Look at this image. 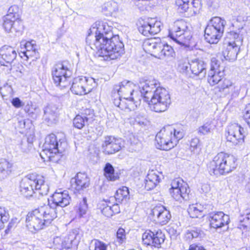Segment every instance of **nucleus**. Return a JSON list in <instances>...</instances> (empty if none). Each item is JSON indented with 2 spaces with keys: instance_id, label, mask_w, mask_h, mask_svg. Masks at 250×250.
<instances>
[{
  "instance_id": "61",
  "label": "nucleus",
  "mask_w": 250,
  "mask_h": 250,
  "mask_svg": "<svg viewBox=\"0 0 250 250\" xmlns=\"http://www.w3.org/2000/svg\"><path fill=\"white\" fill-rule=\"evenodd\" d=\"M189 247L192 250H206L202 246L195 244H192Z\"/></svg>"
},
{
  "instance_id": "33",
  "label": "nucleus",
  "mask_w": 250,
  "mask_h": 250,
  "mask_svg": "<svg viewBox=\"0 0 250 250\" xmlns=\"http://www.w3.org/2000/svg\"><path fill=\"white\" fill-rule=\"evenodd\" d=\"M118 10V4L114 1L105 2L102 7L103 13L106 16H112L113 14H116Z\"/></svg>"
},
{
  "instance_id": "19",
  "label": "nucleus",
  "mask_w": 250,
  "mask_h": 250,
  "mask_svg": "<svg viewBox=\"0 0 250 250\" xmlns=\"http://www.w3.org/2000/svg\"><path fill=\"white\" fill-rule=\"evenodd\" d=\"M53 203L50 204L48 200V204L50 207L53 208L57 214V207L63 208L68 206L70 202L71 197H70L68 192L67 190H63L59 189L57 190L51 196Z\"/></svg>"
},
{
  "instance_id": "56",
  "label": "nucleus",
  "mask_w": 250,
  "mask_h": 250,
  "mask_svg": "<svg viewBox=\"0 0 250 250\" xmlns=\"http://www.w3.org/2000/svg\"><path fill=\"white\" fill-rule=\"evenodd\" d=\"M243 117L245 121L250 128V104L246 106Z\"/></svg>"
},
{
  "instance_id": "16",
  "label": "nucleus",
  "mask_w": 250,
  "mask_h": 250,
  "mask_svg": "<svg viewBox=\"0 0 250 250\" xmlns=\"http://www.w3.org/2000/svg\"><path fill=\"white\" fill-rule=\"evenodd\" d=\"M165 239V234L160 230L155 232L150 230H146L142 235L143 243L151 247L159 248L164 242Z\"/></svg>"
},
{
  "instance_id": "23",
  "label": "nucleus",
  "mask_w": 250,
  "mask_h": 250,
  "mask_svg": "<svg viewBox=\"0 0 250 250\" xmlns=\"http://www.w3.org/2000/svg\"><path fill=\"white\" fill-rule=\"evenodd\" d=\"M150 215L157 223L161 225L167 224L171 219L169 210L163 206H157L151 210Z\"/></svg>"
},
{
  "instance_id": "1",
  "label": "nucleus",
  "mask_w": 250,
  "mask_h": 250,
  "mask_svg": "<svg viewBox=\"0 0 250 250\" xmlns=\"http://www.w3.org/2000/svg\"><path fill=\"white\" fill-rule=\"evenodd\" d=\"M86 42L93 50H97L104 60L116 59L124 52V45L118 35H113L112 27L106 22H96L89 29Z\"/></svg>"
},
{
  "instance_id": "40",
  "label": "nucleus",
  "mask_w": 250,
  "mask_h": 250,
  "mask_svg": "<svg viewBox=\"0 0 250 250\" xmlns=\"http://www.w3.org/2000/svg\"><path fill=\"white\" fill-rule=\"evenodd\" d=\"M90 117H88L85 115H77L73 119L74 126L78 128L82 129L87 124L88 120Z\"/></svg>"
},
{
  "instance_id": "64",
  "label": "nucleus",
  "mask_w": 250,
  "mask_h": 250,
  "mask_svg": "<svg viewBox=\"0 0 250 250\" xmlns=\"http://www.w3.org/2000/svg\"><path fill=\"white\" fill-rule=\"evenodd\" d=\"M188 63H185L183 64V71H188Z\"/></svg>"
},
{
  "instance_id": "50",
  "label": "nucleus",
  "mask_w": 250,
  "mask_h": 250,
  "mask_svg": "<svg viewBox=\"0 0 250 250\" xmlns=\"http://www.w3.org/2000/svg\"><path fill=\"white\" fill-rule=\"evenodd\" d=\"M19 8L17 5L11 6L8 9V14L6 16H11L14 20H20L19 15Z\"/></svg>"
},
{
  "instance_id": "57",
  "label": "nucleus",
  "mask_w": 250,
  "mask_h": 250,
  "mask_svg": "<svg viewBox=\"0 0 250 250\" xmlns=\"http://www.w3.org/2000/svg\"><path fill=\"white\" fill-rule=\"evenodd\" d=\"M11 104L15 107L17 108L23 106L24 103L22 102L20 98L16 97L13 98L11 101Z\"/></svg>"
},
{
  "instance_id": "22",
  "label": "nucleus",
  "mask_w": 250,
  "mask_h": 250,
  "mask_svg": "<svg viewBox=\"0 0 250 250\" xmlns=\"http://www.w3.org/2000/svg\"><path fill=\"white\" fill-rule=\"evenodd\" d=\"M11 16H5L3 18V27L7 32L14 33L15 36L21 34L23 25L21 20H14Z\"/></svg>"
},
{
  "instance_id": "47",
  "label": "nucleus",
  "mask_w": 250,
  "mask_h": 250,
  "mask_svg": "<svg viewBox=\"0 0 250 250\" xmlns=\"http://www.w3.org/2000/svg\"><path fill=\"white\" fill-rule=\"evenodd\" d=\"M9 219V214L7 210L4 207H0V229L3 224L7 222Z\"/></svg>"
},
{
  "instance_id": "24",
  "label": "nucleus",
  "mask_w": 250,
  "mask_h": 250,
  "mask_svg": "<svg viewBox=\"0 0 250 250\" xmlns=\"http://www.w3.org/2000/svg\"><path fill=\"white\" fill-rule=\"evenodd\" d=\"M17 56V51L14 47L4 45L0 49V64L6 66L11 65Z\"/></svg>"
},
{
  "instance_id": "21",
  "label": "nucleus",
  "mask_w": 250,
  "mask_h": 250,
  "mask_svg": "<svg viewBox=\"0 0 250 250\" xmlns=\"http://www.w3.org/2000/svg\"><path fill=\"white\" fill-rule=\"evenodd\" d=\"M82 236V233L79 229L72 230L62 242V250H75Z\"/></svg>"
},
{
  "instance_id": "46",
  "label": "nucleus",
  "mask_w": 250,
  "mask_h": 250,
  "mask_svg": "<svg viewBox=\"0 0 250 250\" xmlns=\"http://www.w3.org/2000/svg\"><path fill=\"white\" fill-rule=\"evenodd\" d=\"M156 39H150L145 41L144 42L143 46L144 49L149 52L151 55L153 53V50H154L158 42H156Z\"/></svg>"
},
{
  "instance_id": "35",
  "label": "nucleus",
  "mask_w": 250,
  "mask_h": 250,
  "mask_svg": "<svg viewBox=\"0 0 250 250\" xmlns=\"http://www.w3.org/2000/svg\"><path fill=\"white\" fill-rule=\"evenodd\" d=\"M129 192L128 188L123 187L119 188L115 195V199L117 203H126L129 198Z\"/></svg>"
},
{
  "instance_id": "60",
  "label": "nucleus",
  "mask_w": 250,
  "mask_h": 250,
  "mask_svg": "<svg viewBox=\"0 0 250 250\" xmlns=\"http://www.w3.org/2000/svg\"><path fill=\"white\" fill-rule=\"evenodd\" d=\"M17 219H12L10 222L9 223L8 225V226H7V229H6L5 231L7 232V231L8 230H10V229L13 228L15 225V224H16L17 223Z\"/></svg>"
},
{
  "instance_id": "27",
  "label": "nucleus",
  "mask_w": 250,
  "mask_h": 250,
  "mask_svg": "<svg viewBox=\"0 0 250 250\" xmlns=\"http://www.w3.org/2000/svg\"><path fill=\"white\" fill-rule=\"evenodd\" d=\"M161 176L162 174L157 170H149L145 179V188L150 190L156 188L161 180Z\"/></svg>"
},
{
  "instance_id": "6",
  "label": "nucleus",
  "mask_w": 250,
  "mask_h": 250,
  "mask_svg": "<svg viewBox=\"0 0 250 250\" xmlns=\"http://www.w3.org/2000/svg\"><path fill=\"white\" fill-rule=\"evenodd\" d=\"M168 37L178 44L189 46L192 37L189 24L183 20L175 21L169 29Z\"/></svg>"
},
{
  "instance_id": "3",
  "label": "nucleus",
  "mask_w": 250,
  "mask_h": 250,
  "mask_svg": "<svg viewBox=\"0 0 250 250\" xmlns=\"http://www.w3.org/2000/svg\"><path fill=\"white\" fill-rule=\"evenodd\" d=\"M57 217L53 208L49 205H44L27 214L26 227L33 232L38 231L48 226Z\"/></svg>"
},
{
  "instance_id": "48",
  "label": "nucleus",
  "mask_w": 250,
  "mask_h": 250,
  "mask_svg": "<svg viewBox=\"0 0 250 250\" xmlns=\"http://www.w3.org/2000/svg\"><path fill=\"white\" fill-rule=\"evenodd\" d=\"M189 0H176L175 4L181 13L185 12L189 8Z\"/></svg>"
},
{
  "instance_id": "39",
  "label": "nucleus",
  "mask_w": 250,
  "mask_h": 250,
  "mask_svg": "<svg viewBox=\"0 0 250 250\" xmlns=\"http://www.w3.org/2000/svg\"><path fill=\"white\" fill-rule=\"evenodd\" d=\"M113 97L115 98L113 99V103L114 105L119 108H120L122 109H123L124 108H131L132 106H131V104H132L131 103L126 104L125 103V101L122 100L121 98H123V97L121 96H118L117 95V93L116 92H113Z\"/></svg>"
},
{
  "instance_id": "2",
  "label": "nucleus",
  "mask_w": 250,
  "mask_h": 250,
  "mask_svg": "<svg viewBox=\"0 0 250 250\" xmlns=\"http://www.w3.org/2000/svg\"><path fill=\"white\" fill-rule=\"evenodd\" d=\"M139 88L141 96L148 102L150 109L156 112L166 111L171 104L169 92L160 86V83L156 79L141 78Z\"/></svg>"
},
{
  "instance_id": "59",
  "label": "nucleus",
  "mask_w": 250,
  "mask_h": 250,
  "mask_svg": "<svg viewBox=\"0 0 250 250\" xmlns=\"http://www.w3.org/2000/svg\"><path fill=\"white\" fill-rule=\"evenodd\" d=\"M240 221L244 223L243 225L246 227H250V212L247 213L243 220L240 219Z\"/></svg>"
},
{
  "instance_id": "15",
  "label": "nucleus",
  "mask_w": 250,
  "mask_h": 250,
  "mask_svg": "<svg viewBox=\"0 0 250 250\" xmlns=\"http://www.w3.org/2000/svg\"><path fill=\"white\" fill-rule=\"evenodd\" d=\"M135 84L130 81H123L119 85H115L113 92L117 93L118 96H121L125 101H128L133 104L134 101V92Z\"/></svg>"
},
{
  "instance_id": "55",
  "label": "nucleus",
  "mask_w": 250,
  "mask_h": 250,
  "mask_svg": "<svg viewBox=\"0 0 250 250\" xmlns=\"http://www.w3.org/2000/svg\"><path fill=\"white\" fill-rule=\"evenodd\" d=\"M117 239L118 240L119 243H122L123 240L125 239V231L123 229L120 228L116 233Z\"/></svg>"
},
{
  "instance_id": "12",
  "label": "nucleus",
  "mask_w": 250,
  "mask_h": 250,
  "mask_svg": "<svg viewBox=\"0 0 250 250\" xmlns=\"http://www.w3.org/2000/svg\"><path fill=\"white\" fill-rule=\"evenodd\" d=\"M169 192L176 201L182 202L183 200L189 199V188L181 178H176L172 180Z\"/></svg>"
},
{
  "instance_id": "10",
  "label": "nucleus",
  "mask_w": 250,
  "mask_h": 250,
  "mask_svg": "<svg viewBox=\"0 0 250 250\" xmlns=\"http://www.w3.org/2000/svg\"><path fill=\"white\" fill-rule=\"evenodd\" d=\"M21 185L34 189L42 195H47L49 191V186L45 182L44 177L35 173L29 174L21 182Z\"/></svg>"
},
{
  "instance_id": "63",
  "label": "nucleus",
  "mask_w": 250,
  "mask_h": 250,
  "mask_svg": "<svg viewBox=\"0 0 250 250\" xmlns=\"http://www.w3.org/2000/svg\"><path fill=\"white\" fill-rule=\"evenodd\" d=\"M82 115H85L86 116L87 115L91 116V117L93 115V111L90 109H86L84 110V113L82 114Z\"/></svg>"
},
{
  "instance_id": "30",
  "label": "nucleus",
  "mask_w": 250,
  "mask_h": 250,
  "mask_svg": "<svg viewBox=\"0 0 250 250\" xmlns=\"http://www.w3.org/2000/svg\"><path fill=\"white\" fill-rule=\"evenodd\" d=\"M24 47L26 50L23 51L22 53L27 58L29 57L38 58L39 57V53L38 51L37 45L35 41L27 42L24 44Z\"/></svg>"
},
{
  "instance_id": "17",
  "label": "nucleus",
  "mask_w": 250,
  "mask_h": 250,
  "mask_svg": "<svg viewBox=\"0 0 250 250\" xmlns=\"http://www.w3.org/2000/svg\"><path fill=\"white\" fill-rule=\"evenodd\" d=\"M161 23L154 19L149 18L146 20L139 21L138 30L140 33L146 36L155 35L161 31Z\"/></svg>"
},
{
  "instance_id": "49",
  "label": "nucleus",
  "mask_w": 250,
  "mask_h": 250,
  "mask_svg": "<svg viewBox=\"0 0 250 250\" xmlns=\"http://www.w3.org/2000/svg\"><path fill=\"white\" fill-rule=\"evenodd\" d=\"M209 70L224 71V68L223 66L221 65V62L219 60L215 57H213L210 61V69Z\"/></svg>"
},
{
  "instance_id": "8",
  "label": "nucleus",
  "mask_w": 250,
  "mask_h": 250,
  "mask_svg": "<svg viewBox=\"0 0 250 250\" xmlns=\"http://www.w3.org/2000/svg\"><path fill=\"white\" fill-rule=\"evenodd\" d=\"M226 22L218 17L212 18L205 29V39L210 44L218 42L222 37Z\"/></svg>"
},
{
  "instance_id": "36",
  "label": "nucleus",
  "mask_w": 250,
  "mask_h": 250,
  "mask_svg": "<svg viewBox=\"0 0 250 250\" xmlns=\"http://www.w3.org/2000/svg\"><path fill=\"white\" fill-rule=\"evenodd\" d=\"M104 176L109 181H115L119 178L117 172H115V169L112 165L107 163L105 164L104 168Z\"/></svg>"
},
{
  "instance_id": "53",
  "label": "nucleus",
  "mask_w": 250,
  "mask_h": 250,
  "mask_svg": "<svg viewBox=\"0 0 250 250\" xmlns=\"http://www.w3.org/2000/svg\"><path fill=\"white\" fill-rule=\"evenodd\" d=\"M23 107L24 111L29 115L34 113L36 109L35 106L33 105L31 101H28L26 103H24V105Z\"/></svg>"
},
{
  "instance_id": "29",
  "label": "nucleus",
  "mask_w": 250,
  "mask_h": 250,
  "mask_svg": "<svg viewBox=\"0 0 250 250\" xmlns=\"http://www.w3.org/2000/svg\"><path fill=\"white\" fill-rule=\"evenodd\" d=\"M44 119L49 124L55 122L57 117V107L52 104H49L44 109Z\"/></svg>"
},
{
  "instance_id": "11",
  "label": "nucleus",
  "mask_w": 250,
  "mask_h": 250,
  "mask_svg": "<svg viewBox=\"0 0 250 250\" xmlns=\"http://www.w3.org/2000/svg\"><path fill=\"white\" fill-rule=\"evenodd\" d=\"M96 86L93 78L79 77L73 79L70 89L74 94L82 95L89 93Z\"/></svg>"
},
{
  "instance_id": "9",
  "label": "nucleus",
  "mask_w": 250,
  "mask_h": 250,
  "mask_svg": "<svg viewBox=\"0 0 250 250\" xmlns=\"http://www.w3.org/2000/svg\"><path fill=\"white\" fill-rule=\"evenodd\" d=\"M66 62H58L52 68V76L54 83L61 88L69 87L71 72L65 64Z\"/></svg>"
},
{
  "instance_id": "34",
  "label": "nucleus",
  "mask_w": 250,
  "mask_h": 250,
  "mask_svg": "<svg viewBox=\"0 0 250 250\" xmlns=\"http://www.w3.org/2000/svg\"><path fill=\"white\" fill-rule=\"evenodd\" d=\"M12 164L4 159H0V179H4L11 173Z\"/></svg>"
},
{
  "instance_id": "62",
  "label": "nucleus",
  "mask_w": 250,
  "mask_h": 250,
  "mask_svg": "<svg viewBox=\"0 0 250 250\" xmlns=\"http://www.w3.org/2000/svg\"><path fill=\"white\" fill-rule=\"evenodd\" d=\"M18 126L21 128H24L25 126V120L23 119L18 120Z\"/></svg>"
},
{
  "instance_id": "14",
  "label": "nucleus",
  "mask_w": 250,
  "mask_h": 250,
  "mask_svg": "<svg viewBox=\"0 0 250 250\" xmlns=\"http://www.w3.org/2000/svg\"><path fill=\"white\" fill-rule=\"evenodd\" d=\"M244 128L237 123H233L228 126L226 131L227 141L234 145H241L244 142L245 135Z\"/></svg>"
},
{
  "instance_id": "18",
  "label": "nucleus",
  "mask_w": 250,
  "mask_h": 250,
  "mask_svg": "<svg viewBox=\"0 0 250 250\" xmlns=\"http://www.w3.org/2000/svg\"><path fill=\"white\" fill-rule=\"evenodd\" d=\"M124 142L123 139L116 138L112 136H107L104 138L102 144L104 152L106 154H113L120 150L124 147Z\"/></svg>"
},
{
  "instance_id": "37",
  "label": "nucleus",
  "mask_w": 250,
  "mask_h": 250,
  "mask_svg": "<svg viewBox=\"0 0 250 250\" xmlns=\"http://www.w3.org/2000/svg\"><path fill=\"white\" fill-rule=\"evenodd\" d=\"M214 129V125L212 120H208L204 124L199 126L197 129V133L199 135H206L212 132Z\"/></svg>"
},
{
  "instance_id": "52",
  "label": "nucleus",
  "mask_w": 250,
  "mask_h": 250,
  "mask_svg": "<svg viewBox=\"0 0 250 250\" xmlns=\"http://www.w3.org/2000/svg\"><path fill=\"white\" fill-rule=\"evenodd\" d=\"M201 231L200 229H191L190 230H188L185 235L187 239H192L193 238H197L201 234Z\"/></svg>"
},
{
  "instance_id": "42",
  "label": "nucleus",
  "mask_w": 250,
  "mask_h": 250,
  "mask_svg": "<svg viewBox=\"0 0 250 250\" xmlns=\"http://www.w3.org/2000/svg\"><path fill=\"white\" fill-rule=\"evenodd\" d=\"M89 250H107V245L98 240H92L89 246Z\"/></svg>"
},
{
  "instance_id": "20",
  "label": "nucleus",
  "mask_w": 250,
  "mask_h": 250,
  "mask_svg": "<svg viewBox=\"0 0 250 250\" xmlns=\"http://www.w3.org/2000/svg\"><path fill=\"white\" fill-rule=\"evenodd\" d=\"M71 188L74 192H81L90 185V179L86 174L79 172L70 180Z\"/></svg>"
},
{
  "instance_id": "45",
  "label": "nucleus",
  "mask_w": 250,
  "mask_h": 250,
  "mask_svg": "<svg viewBox=\"0 0 250 250\" xmlns=\"http://www.w3.org/2000/svg\"><path fill=\"white\" fill-rule=\"evenodd\" d=\"M190 150L195 154L198 153L201 149V143L199 139L197 137H194L190 141Z\"/></svg>"
},
{
  "instance_id": "7",
  "label": "nucleus",
  "mask_w": 250,
  "mask_h": 250,
  "mask_svg": "<svg viewBox=\"0 0 250 250\" xmlns=\"http://www.w3.org/2000/svg\"><path fill=\"white\" fill-rule=\"evenodd\" d=\"M245 33L246 31L242 27L236 31H230L228 33L227 38L233 41L228 42L225 49L222 52V55L226 60L233 62L236 60Z\"/></svg>"
},
{
  "instance_id": "51",
  "label": "nucleus",
  "mask_w": 250,
  "mask_h": 250,
  "mask_svg": "<svg viewBox=\"0 0 250 250\" xmlns=\"http://www.w3.org/2000/svg\"><path fill=\"white\" fill-rule=\"evenodd\" d=\"M20 191L23 196L27 198L31 197L33 196V194L38 192V191H35L34 189H30V188H28L25 186L24 187L21 184Z\"/></svg>"
},
{
  "instance_id": "31",
  "label": "nucleus",
  "mask_w": 250,
  "mask_h": 250,
  "mask_svg": "<svg viewBox=\"0 0 250 250\" xmlns=\"http://www.w3.org/2000/svg\"><path fill=\"white\" fill-rule=\"evenodd\" d=\"M205 208L200 204L190 205L188 208V214L191 218H201L205 215Z\"/></svg>"
},
{
  "instance_id": "38",
  "label": "nucleus",
  "mask_w": 250,
  "mask_h": 250,
  "mask_svg": "<svg viewBox=\"0 0 250 250\" xmlns=\"http://www.w3.org/2000/svg\"><path fill=\"white\" fill-rule=\"evenodd\" d=\"M104 207L101 209L102 213L107 217L113 216L114 214L120 212V208L118 203L113 204L112 206L106 205H103Z\"/></svg>"
},
{
  "instance_id": "5",
  "label": "nucleus",
  "mask_w": 250,
  "mask_h": 250,
  "mask_svg": "<svg viewBox=\"0 0 250 250\" xmlns=\"http://www.w3.org/2000/svg\"><path fill=\"white\" fill-rule=\"evenodd\" d=\"M184 134L183 129L175 128L171 126L164 127L156 136V147L164 150H170L177 145Z\"/></svg>"
},
{
  "instance_id": "43",
  "label": "nucleus",
  "mask_w": 250,
  "mask_h": 250,
  "mask_svg": "<svg viewBox=\"0 0 250 250\" xmlns=\"http://www.w3.org/2000/svg\"><path fill=\"white\" fill-rule=\"evenodd\" d=\"M87 208V200L84 197L80 202L78 205L75 207V210L79 216L81 217L86 214Z\"/></svg>"
},
{
  "instance_id": "32",
  "label": "nucleus",
  "mask_w": 250,
  "mask_h": 250,
  "mask_svg": "<svg viewBox=\"0 0 250 250\" xmlns=\"http://www.w3.org/2000/svg\"><path fill=\"white\" fill-rule=\"evenodd\" d=\"M224 75V71L209 70L208 73V81L211 85H214L223 80Z\"/></svg>"
},
{
  "instance_id": "25",
  "label": "nucleus",
  "mask_w": 250,
  "mask_h": 250,
  "mask_svg": "<svg viewBox=\"0 0 250 250\" xmlns=\"http://www.w3.org/2000/svg\"><path fill=\"white\" fill-rule=\"evenodd\" d=\"M210 226L214 229L221 228L229 223V216L222 211L211 212L209 214Z\"/></svg>"
},
{
  "instance_id": "54",
  "label": "nucleus",
  "mask_w": 250,
  "mask_h": 250,
  "mask_svg": "<svg viewBox=\"0 0 250 250\" xmlns=\"http://www.w3.org/2000/svg\"><path fill=\"white\" fill-rule=\"evenodd\" d=\"M164 44L161 42H158L154 50H153V53L152 55L156 58L160 59V56L162 55L161 54V51L163 49Z\"/></svg>"
},
{
  "instance_id": "58",
  "label": "nucleus",
  "mask_w": 250,
  "mask_h": 250,
  "mask_svg": "<svg viewBox=\"0 0 250 250\" xmlns=\"http://www.w3.org/2000/svg\"><path fill=\"white\" fill-rule=\"evenodd\" d=\"M191 4L194 9L193 10L194 15H196L199 12V9L200 8V3L198 0H193Z\"/></svg>"
},
{
  "instance_id": "41",
  "label": "nucleus",
  "mask_w": 250,
  "mask_h": 250,
  "mask_svg": "<svg viewBox=\"0 0 250 250\" xmlns=\"http://www.w3.org/2000/svg\"><path fill=\"white\" fill-rule=\"evenodd\" d=\"M142 146L141 143L135 137H133L128 142L127 149L131 152H137L141 149Z\"/></svg>"
},
{
  "instance_id": "4",
  "label": "nucleus",
  "mask_w": 250,
  "mask_h": 250,
  "mask_svg": "<svg viewBox=\"0 0 250 250\" xmlns=\"http://www.w3.org/2000/svg\"><path fill=\"white\" fill-rule=\"evenodd\" d=\"M236 158L224 152L218 153L208 167L211 175L216 177L225 175L234 170L237 167Z\"/></svg>"
},
{
  "instance_id": "28",
  "label": "nucleus",
  "mask_w": 250,
  "mask_h": 250,
  "mask_svg": "<svg viewBox=\"0 0 250 250\" xmlns=\"http://www.w3.org/2000/svg\"><path fill=\"white\" fill-rule=\"evenodd\" d=\"M188 64L193 74L198 76L200 79L205 77L207 64L203 61L195 59L188 62Z\"/></svg>"
},
{
  "instance_id": "26",
  "label": "nucleus",
  "mask_w": 250,
  "mask_h": 250,
  "mask_svg": "<svg viewBox=\"0 0 250 250\" xmlns=\"http://www.w3.org/2000/svg\"><path fill=\"white\" fill-rule=\"evenodd\" d=\"M219 91L230 96L231 99L237 97L241 90L239 84L232 83L230 80L224 79L219 87Z\"/></svg>"
},
{
  "instance_id": "44",
  "label": "nucleus",
  "mask_w": 250,
  "mask_h": 250,
  "mask_svg": "<svg viewBox=\"0 0 250 250\" xmlns=\"http://www.w3.org/2000/svg\"><path fill=\"white\" fill-rule=\"evenodd\" d=\"M161 51L162 55L160 56V59H164L169 57H173L175 55V52L172 47L167 44H164L163 49Z\"/></svg>"
},
{
  "instance_id": "13",
  "label": "nucleus",
  "mask_w": 250,
  "mask_h": 250,
  "mask_svg": "<svg viewBox=\"0 0 250 250\" xmlns=\"http://www.w3.org/2000/svg\"><path fill=\"white\" fill-rule=\"evenodd\" d=\"M66 143L63 139L58 141L57 136L53 133L50 134L45 138L43 145V151L52 154H62L65 150Z\"/></svg>"
}]
</instances>
